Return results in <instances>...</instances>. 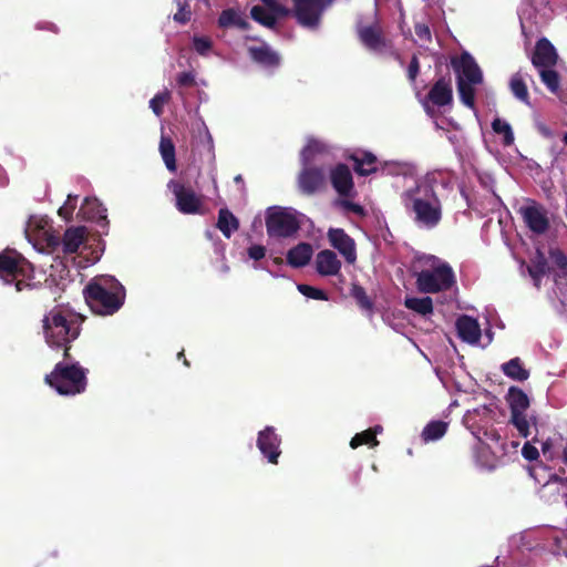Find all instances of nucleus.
I'll list each match as a JSON object with an SVG mask.
<instances>
[{
    "label": "nucleus",
    "mask_w": 567,
    "mask_h": 567,
    "mask_svg": "<svg viewBox=\"0 0 567 567\" xmlns=\"http://www.w3.org/2000/svg\"><path fill=\"white\" fill-rule=\"evenodd\" d=\"M297 289L307 298L315 300H328V296L323 290L315 288L312 286L299 284L297 285Z\"/></svg>",
    "instance_id": "8fccbe9b"
},
{
    "label": "nucleus",
    "mask_w": 567,
    "mask_h": 567,
    "mask_svg": "<svg viewBox=\"0 0 567 567\" xmlns=\"http://www.w3.org/2000/svg\"><path fill=\"white\" fill-rule=\"evenodd\" d=\"M333 0H293V14L297 22L311 31L320 28L323 12Z\"/></svg>",
    "instance_id": "0eeeda50"
},
{
    "label": "nucleus",
    "mask_w": 567,
    "mask_h": 567,
    "mask_svg": "<svg viewBox=\"0 0 567 567\" xmlns=\"http://www.w3.org/2000/svg\"><path fill=\"white\" fill-rule=\"evenodd\" d=\"M168 189L174 194L176 208L182 214H197L200 212L202 199L192 187L185 186L174 179L167 184Z\"/></svg>",
    "instance_id": "1a4fd4ad"
},
{
    "label": "nucleus",
    "mask_w": 567,
    "mask_h": 567,
    "mask_svg": "<svg viewBox=\"0 0 567 567\" xmlns=\"http://www.w3.org/2000/svg\"><path fill=\"white\" fill-rule=\"evenodd\" d=\"M427 102L444 112L453 106V89L451 80L439 79L427 92Z\"/></svg>",
    "instance_id": "dca6fc26"
},
{
    "label": "nucleus",
    "mask_w": 567,
    "mask_h": 567,
    "mask_svg": "<svg viewBox=\"0 0 567 567\" xmlns=\"http://www.w3.org/2000/svg\"><path fill=\"white\" fill-rule=\"evenodd\" d=\"M363 444H367L371 447H374L379 444V441L377 437H374V433L372 431L365 430L361 433H357L350 441L351 449H357Z\"/></svg>",
    "instance_id": "a18cd8bd"
},
{
    "label": "nucleus",
    "mask_w": 567,
    "mask_h": 567,
    "mask_svg": "<svg viewBox=\"0 0 567 567\" xmlns=\"http://www.w3.org/2000/svg\"><path fill=\"white\" fill-rule=\"evenodd\" d=\"M549 257L559 269H567V256L564 251L558 248L550 249Z\"/></svg>",
    "instance_id": "5fc2aeb1"
},
{
    "label": "nucleus",
    "mask_w": 567,
    "mask_h": 567,
    "mask_svg": "<svg viewBox=\"0 0 567 567\" xmlns=\"http://www.w3.org/2000/svg\"><path fill=\"white\" fill-rule=\"evenodd\" d=\"M297 210L270 207L267 210L266 228L270 237H289L300 228Z\"/></svg>",
    "instance_id": "39448f33"
},
{
    "label": "nucleus",
    "mask_w": 567,
    "mask_h": 567,
    "mask_svg": "<svg viewBox=\"0 0 567 567\" xmlns=\"http://www.w3.org/2000/svg\"><path fill=\"white\" fill-rule=\"evenodd\" d=\"M85 240L84 227L69 228L62 239V250L65 255H72L79 251Z\"/></svg>",
    "instance_id": "a878e982"
},
{
    "label": "nucleus",
    "mask_w": 567,
    "mask_h": 567,
    "mask_svg": "<svg viewBox=\"0 0 567 567\" xmlns=\"http://www.w3.org/2000/svg\"><path fill=\"white\" fill-rule=\"evenodd\" d=\"M420 72V62L415 55H413L409 66H408V79L413 84L415 90V96L419 100L420 104L425 106V96L422 95L421 89H419L415 84L416 75Z\"/></svg>",
    "instance_id": "a19ab883"
},
{
    "label": "nucleus",
    "mask_w": 567,
    "mask_h": 567,
    "mask_svg": "<svg viewBox=\"0 0 567 567\" xmlns=\"http://www.w3.org/2000/svg\"><path fill=\"white\" fill-rule=\"evenodd\" d=\"M333 188L342 196H349L353 190L352 175L348 166L340 164L330 173Z\"/></svg>",
    "instance_id": "412c9836"
},
{
    "label": "nucleus",
    "mask_w": 567,
    "mask_h": 567,
    "mask_svg": "<svg viewBox=\"0 0 567 567\" xmlns=\"http://www.w3.org/2000/svg\"><path fill=\"white\" fill-rule=\"evenodd\" d=\"M456 286V276L451 265L427 254V293L444 292Z\"/></svg>",
    "instance_id": "423d86ee"
},
{
    "label": "nucleus",
    "mask_w": 567,
    "mask_h": 567,
    "mask_svg": "<svg viewBox=\"0 0 567 567\" xmlns=\"http://www.w3.org/2000/svg\"><path fill=\"white\" fill-rule=\"evenodd\" d=\"M248 52L250 58L262 66L270 68L279 64V55L264 42L249 47Z\"/></svg>",
    "instance_id": "5701e85b"
},
{
    "label": "nucleus",
    "mask_w": 567,
    "mask_h": 567,
    "mask_svg": "<svg viewBox=\"0 0 567 567\" xmlns=\"http://www.w3.org/2000/svg\"><path fill=\"white\" fill-rule=\"evenodd\" d=\"M415 31H416V34L420 37V38H423V35L425 34V27H422V25H416L415 27Z\"/></svg>",
    "instance_id": "69168bd1"
},
{
    "label": "nucleus",
    "mask_w": 567,
    "mask_h": 567,
    "mask_svg": "<svg viewBox=\"0 0 567 567\" xmlns=\"http://www.w3.org/2000/svg\"><path fill=\"white\" fill-rule=\"evenodd\" d=\"M250 14L255 21L270 29L275 28L277 19L279 18L275 13H272L271 11L267 10L261 6L252 7Z\"/></svg>",
    "instance_id": "4c0bfd02"
},
{
    "label": "nucleus",
    "mask_w": 567,
    "mask_h": 567,
    "mask_svg": "<svg viewBox=\"0 0 567 567\" xmlns=\"http://www.w3.org/2000/svg\"><path fill=\"white\" fill-rule=\"evenodd\" d=\"M315 266L320 276L332 277L340 274L341 261L334 251L323 249L317 254Z\"/></svg>",
    "instance_id": "6ab92c4d"
},
{
    "label": "nucleus",
    "mask_w": 567,
    "mask_h": 567,
    "mask_svg": "<svg viewBox=\"0 0 567 567\" xmlns=\"http://www.w3.org/2000/svg\"><path fill=\"white\" fill-rule=\"evenodd\" d=\"M37 28L38 29H48V30H51L53 32L58 31L56 27L53 23H50V22L39 23L37 25Z\"/></svg>",
    "instance_id": "0e129e2a"
},
{
    "label": "nucleus",
    "mask_w": 567,
    "mask_h": 567,
    "mask_svg": "<svg viewBox=\"0 0 567 567\" xmlns=\"http://www.w3.org/2000/svg\"><path fill=\"white\" fill-rule=\"evenodd\" d=\"M340 207H342L344 210L347 212H352L357 215H363L364 214V209L361 205L359 204H355L351 200H348V199H341L337 203Z\"/></svg>",
    "instance_id": "4d7b16f0"
},
{
    "label": "nucleus",
    "mask_w": 567,
    "mask_h": 567,
    "mask_svg": "<svg viewBox=\"0 0 567 567\" xmlns=\"http://www.w3.org/2000/svg\"><path fill=\"white\" fill-rule=\"evenodd\" d=\"M405 306L420 315H425V298L406 297Z\"/></svg>",
    "instance_id": "864d4df0"
},
{
    "label": "nucleus",
    "mask_w": 567,
    "mask_h": 567,
    "mask_svg": "<svg viewBox=\"0 0 567 567\" xmlns=\"http://www.w3.org/2000/svg\"><path fill=\"white\" fill-rule=\"evenodd\" d=\"M171 99V93L168 90H164L157 93L151 101L150 107L154 112L155 115L159 116L163 112V106Z\"/></svg>",
    "instance_id": "09e8293b"
},
{
    "label": "nucleus",
    "mask_w": 567,
    "mask_h": 567,
    "mask_svg": "<svg viewBox=\"0 0 567 567\" xmlns=\"http://www.w3.org/2000/svg\"><path fill=\"white\" fill-rule=\"evenodd\" d=\"M217 227L227 238L231 236L239 227L238 219L227 208H221L218 213Z\"/></svg>",
    "instance_id": "473e14b6"
},
{
    "label": "nucleus",
    "mask_w": 567,
    "mask_h": 567,
    "mask_svg": "<svg viewBox=\"0 0 567 567\" xmlns=\"http://www.w3.org/2000/svg\"><path fill=\"white\" fill-rule=\"evenodd\" d=\"M558 54L551 42L546 39H539L535 44L532 56V63L536 69L554 68L557 64Z\"/></svg>",
    "instance_id": "f3484780"
},
{
    "label": "nucleus",
    "mask_w": 567,
    "mask_h": 567,
    "mask_svg": "<svg viewBox=\"0 0 567 567\" xmlns=\"http://www.w3.org/2000/svg\"><path fill=\"white\" fill-rule=\"evenodd\" d=\"M451 65L456 74V80L462 79L472 83H483V73L475 59L467 52L451 59Z\"/></svg>",
    "instance_id": "9b49d317"
},
{
    "label": "nucleus",
    "mask_w": 567,
    "mask_h": 567,
    "mask_svg": "<svg viewBox=\"0 0 567 567\" xmlns=\"http://www.w3.org/2000/svg\"><path fill=\"white\" fill-rule=\"evenodd\" d=\"M90 308L97 315L111 316L118 311L125 300V289L113 276L94 277L84 289Z\"/></svg>",
    "instance_id": "f257e3e1"
},
{
    "label": "nucleus",
    "mask_w": 567,
    "mask_h": 567,
    "mask_svg": "<svg viewBox=\"0 0 567 567\" xmlns=\"http://www.w3.org/2000/svg\"><path fill=\"white\" fill-rule=\"evenodd\" d=\"M361 42L373 52H383L386 43L381 35V31L377 25L363 27L359 29Z\"/></svg>",
    "instance_id": "b1692460"
},
{
    "label": "nucleus",
    "mask_w": 567,
    "mask_h": 567,
    "mask_svg": "<svg viewBox=\"0 0 567 567\" xmlns=\"http://www.w3.org/2000/svg\"><path fill=\"white\" fill-rule=\"evenodd\" d=\"M502 371L506 377L515 381L522 382L527 380L529 377L528 370L523 367L522 360L518 357L503 363Z\"/></svg>",
    "instance_id": "7c9ffc66"
},
{
    "label": "nucleus",
    "mask_w": 567,
    "mask_h": 567,
    "mask_svg": "<svg viewBox=\"0 0 567 567\" xmlns=\"http://www.w3.org/2000/svg\"><path fill=\"white\" fill-rule=\"evenodd\" d=\"M218 25L220 28L238 27L244 29L246 27V21L238 11L234 9H227L220 13Z\"/></svg>",
    "instance_id": "e433bc0d"
},
{
    "label": "nucleus",
    "mask_w": 567,
    "mask_h": 567,
    "mask_svg": "<svg viewBox=\"0 0 567 567\" xmlns=\"http://www.w3.org/2000/svg\"><path fill=\"white\" fill-rule=\"evenodd\" d=\"M45 380L61 395H75L86 386L85 372L79 364L58 363Z\"/></svg>",
    "instance_id": "20e7f679"
},
{
    "label": "nucleus",
    "mask_w": 567,
    "mask_h": 567,
    "mask_svg": "<svg viewBox=\"0 0 567 567\" xmlns=\"http://www.w3.org/2000/svg\"><path fill=\"white\" fill-rule=\"evenodd\" d=\"M256 445L261 455L271 464H277L281 454V437L274 426H266L257 434Z\"/></svg>",
    "instance_id": "9d476101"
},
{
    "label": "nucleus",
    "mask_w": 567,
    "mask_h": 567,
    "mask_svg": "<svg viewBox=\"0 0 567 567\" xmlns=\"http://www.w3.org/2000/svg\"><path fill=\"white\" fill-rule=\"evenodd\" d=\"M507 401L511 413L526 412V410L529 408V399L527 394L516 386L509 388Z\"/></svg>",
    "instance_id": "c756f323"
},
{
    "label": "nucleus",
    "mask_w": 567,
    "mask_h": 567,
    "mask_svg": "<svg viewBox=\"0 0 567 567\" xmlns=\"http://www.w3.org/2000/svg\"><path fill=\"white\" fill-rule=\"evenodd\" d=\"M458 337L467 343H477L481 339V328L476 319L463 315L456 320Z\"/></svg>",
    "instance_id": "4be33fe9"
},
{
    "label": "nucleus",
    "mask_w": 567,
    "mask_h": 567,
    "mask_svg": "<svg viewBox=\"0 0 567 567\" xmlns=\"http://www.w3.org/2000/svg\"><path fill=\"white\" fill-rule=\"evenodd\" d=\"M177 83L182 86H190L195 83V74L193 72H182L177 76Z\"/></svg>",
    "instance_id": "bf43d9fd"
},
{
    "label": "nucleus",
    "mask_w": 567,
    "mask_h": 567,
    "mask_svg": "<svg viewBox=\"0 0 567 567\" xmlns=\"http://www.w3.org/2000/svg\"><path fill=\"white\" fill-rule=\"evenodd\" d=\"M522 455L527 461H536L539 457V452L536 446H534L530 442H526L522 449Z\"/></svg>",
    "instance_id": "6e6d98bb"
},
{
    "label": "nucleus",
    "mask_w": 567,
    "mask_h": 567,
    "mask_svg": "<svg viewBox=\"0 0 567 567\" xmlns=\"http://www.w3.org/2000/svg\"><path fill=\"white\" fill-rule=\"evenodd\" d=\"M481 83H472L463 81L462 79L456 80L457 93L460 101L468 109L475 110V85Z\"/></svg>",
    "instance_id": "2f4dec72"
},
{
    "label": "nucleus",
    "mask_w": 567,
    "mask_h": 567,
    "mask_svg": "<svg viewBox=\"0 0 567 567\" xmlns=\"http://www.w3.org/2000/svg\"><path fill=\"white\" fill-rule=\"evenodd\" d=\"M492 128L496 134H502L504 136L505 145H512L514 143V133L507 122L497 117L492 122Z\"/></svg>",
    "instance_id": "c03bdc74"
},
{
    "label": "nucleus",
    "mask_w": 567,
    "mask_h": 567,
    "mask_svg": "<svg viewBox=\"0 0 567 567\" xmlns=\"http://www.w3.org/2000/svg\"><path fill=\"white\" fill-rule=\"evenodd\" d=\"M78 215L82 219L95 221L102 228L107 226L106 208L96 198L86 197Z\"/></svg>",
    "instance_id": "aec40b11"
},
{
    "label": "nucleus",
    "mask_w": 567,
    "mask_h": 567,
    "mask_svg": "<svg viewBox=\"0 0 567 567\" xmlns=\"http://www.w3.org/2000/svg\"><path fill=\"white\" fill-rule=\"evenodd\" d=\"M327 238L348 264L353 265L357 261L355 241L342 228H330Z\"/></svg>",
    "instance_id": "ddd939ff"
},
{
    "label": "nucleus",
    "mask_w": 567,
    "mask_h": 567,
    "mask_svg": "<svg viewBox=\"0 0 567 567\" xmlns=\"http://www.w3.org/2000/svg\"><path fill=\"white\" fill-rule=\"evenodd\" d=\"M264 3V8L275 13L277 17H286L290 13L289 9L279 3L278 0H260Z\"/></svg>",
    "instance_id": "603ef678"
},
{
    "label": "nucleus",
    "mask_w": 567,
    "mask_h": 567,
    "mask_svg": "<svg viewBox=\"0 0 567 567\" xmlns=\"http://www.w3.org/2000/svg\"><path fill=\"white\" fill-rule=\"evenodd\" d=\"M159 153L165 163V166L168 171H176V161H175V146L171 138L162 136L159 143Z\"/></svg>",
    "instance_id": "f704fd0d"
},
{
    "label": "nucleus",
    "mask_w": 567,
    "mask_h": 567,
    "mask_svg": "<svg viewBox=\"0 0 567 567\" xmlns=\"http://www.w3.org/2000/svg\"><path fill=\"white\" fill-rule=\"evenodd\" d=\"M539 70V75L542 82L546 85V87L551 93H557L560 89V76L557 71L553 68H542Z\"/></svg>",
    "instance_id": "58836bf2"
},
{
    "label": "nucleus",
    "mask_w": 567,
    "mask_h": 567,
    "mask_svg": "<svg viewBox=\"0 0 567 567\" xmlns=\"http://www.w3.org/2000/svg\"><path fill=\"white\" fill-rule=\"evenodd\" d=\"M330 153V146L321 140L308 137L307 144L301 151V163H310L323 165L324 158Z\"/></svg>",
    "instance_id": "a211bd4d"
},
{
    "label": "nucleus",
    "mask_w": 567,
    "mask_h": 567,
    "mask_svg": "<svg viewBox=\"0 0 567 567\" xmlns=\"http://www.w3.org/2000/svg\"><path fill=\"white\" fill-rule=\"evenodd\" d=\"M508 422L518 431L522 437H528L530 435V421L528 420L526 412L511 413Z\"/></svg>",
    "instance_id": "ea45409f"
},
{
    "label": "nucleus",
    "mask_w": 567,
    "mask_h": 567,
    "mask_svg": "<svg viewBox=\"0 0 567 567\" xmlns=\"http://www.w3.org/2000/svg\"><path fill=\"white\" fill-rule=\"evenodd\" d=\"M32 265L14 250L0 254V279L6 285H14L16 291L29 288L32 279Z\"/></svg>",
    "instance_id": "7ed1b4c3"
},
{
    "label": "nucleus",
    "mask_w": 567,
    "mask_h": 567,
    "mask_svg": "<svg viewBox=\"0 0 567 567\" xmlns=\"http://www.w3.org/2000/svg\"><path fill=\"white\" fill-rule=\"evenodd\" d=\"M249 258L258 261L266 256V248L261 245H252L247 250Z\"/></svg>",
    "instance_id": "13d9d810"
},
{
    "label": "nucleus",
    "mask_w": 567,
    "mask_h": 567,
    "mask_svg": "<svg viewBox=\"0 0 567 567\" xmlns=\"http://www.w3.org/2000/svg\"><path fill=\"white\" fill-rule=\"evenodd\" d=\"M433 311V302L430 297H427V315L432 313Z\"/></svg>",
    "instance_id": "774afa93"
},
{
    "label": "nucleus",
    "mask_w": 567,
    "mask_h": 567,
    "mask_svg": "<svg viewBox=\"0 0 567 567\" xmlns=\"http://www.w3.org/2000/svg\"><path fill=\"white\" fill-rule=\"evenodd\" d=\"M190 0H187L189 2ZM196 10L202 11L203 9L208 10L210 7L209 0H195Z\"/></svg>",
    "instance_id": "680f3d73"
},
{
    "label": "nucleus",
    "mask_w": 567,
    "mask_h": 567,
    "mask_svg": "<svg viewBox=\"0 0 567 567\" xmlns=\"http://www.w3.org/2000/svg\"><path fill=\"white\" fill-rule=\"evenodd\" d=\"M441 219L442 205L435 193H432L431 197L427 195V228L435 227Z\"/></svg>",
    "instance_id": "c9c22d12"
},
{
    "label": "nucleus",
    "mask_w": 567,
    "mask_h": 567,
    "mask_svg": "<svg viewBox=\"0 0 567 567\" xmlns=\"http://www.w3.org/2000/svg\"><path fill=\"white\" fill-rule=\"evenodd\" d=\"M78 196L69 195L65 203L59 208V215L69 220L72 217V214L76 207Z\"/></svg>",
    "instance_id": "3c124183"
},
{
    "label": "nucleus",
    "mask_w": 567,
    "mask_h": 567,
    "mask_svg": "<svg viewBox=\"0 0 567 567\" xmlns=\"http://www.w3.org/2000/svg\"><path fill=\"white\" fill-rule=\"evenodd\" d=\"M416 284H417V288L420 291H425V274L424 272H420L417 275Z\"/></svg>",
    "instance_id": "e2e57ef3"
},
{
    "label": "nucleus",
    "mask_w": 567,
    "mask_h": 567,
    "mask_svg": "<svg viewBox=\"0 0 567 567\" xmlns=\"http://www.w3.org/2000/svg\"><path fill=\"white\" fill-rule=\"evenodd\" d=\"M313 248L308 243H300L287 252V262L293 268H301L309 264Z\"/></svg>",
    "instance_id": "393cba45"
},
{
    "label": "nucleus",
    "mask_w": 567,
    "mask_h": 567,
    "mask_svg": "<svg viewBox=\"0 0 567 567\" xmlns=\"http://www.w3.org/2000/svg\"><path fill=\"white\" fill-rule=\"evenodd\" d=\"M43 333L51 348H62L80 334L79 319L69 309L55 307L42 320Z\"/></svg>",
    "instance_id": "f03ea898"
},
{
    "label": "nucleus",
    "mask_w": 567,
    "mask_h": 567,
    "mask_svg": "<svg viewBox=\"0 0 567 567\" xmlns=\"http://www.w3.org/2000/svg\"><path fill=\"white\" fill-rule=\"evenodd\" d=\"M302 169L299 174V187L303 193L311 194L319 189L326 178V171L322 166H318L313 162L301 163Z\"/></svg>",
    "instance_id": "4468645a"
},
{
    "label": "nucleus",
    "mask_w": 567,
    "mask_h": 567,
    "mask_svg": "<svg viewBox=\"0 0 567 567\" xmlns=\"http://www.w3.org/2000/svg\"><path fill=\"white\" fill-rule=\"evenodd\" d=\"M193 49L200 56H208L213 50V40L206 35L195 34L192 38Z\"/></svg>",
    "instance_id": "37998d69"
},
{
    "label": "nucleus",
    "mask_w": 567,
    "mask_h": 567,
    "mask_svg": "<svg viewBox=\"0 0 567 567\" xmlns=\"http://www.w3.org/2000/svg\"><path fill=\"white\" fill-rule=\"evenodd\" d=\"M354 163V169L359 175H369L378 169V159L375 155L367 151H355L351 155Z\"/></svg>",
    "instance_id": "bb28decb"
},
{
    "label": "nucleus",
    "mask_w": 567,
    "mask_h": 567,
    "mask_svg": "<svg viewBox=\"0 0 567 567\" xmlns=\"http://www.w3.org/2000/svg\"><path fill=\"white\" fill-rule=\"evenodd\" d=\"M24 231L29 241H34V247L43 243L47 247L54 249L60 245V238L53 234L51 221L47 216H31Z\"/></svg>",
    "instance_id": "6e6552de"
},
{
    "label": "nucleus",
    "mask_w": 567,
    "mask_h": 567,
    "mask_svg": "<svg viewBox=\"0 0 567 567\" xmlns=\"http://www.w3.org/2000/svg\"><path fill=\"white\" fill-rule=\"evenodd\" d=\"M369 431H372L374 433V437H377V434L381 433L382 432V426L380 425H377L372 429H368Z\"/></svg>",
    "instance_id": "338daca9"
},
{
    "label": "nucleus",
    "mask_w": 567,
    "mask_h": 567,
    "mask_svg": "<svg viewBox=\"0 0 567 567\" xmlns=\"http://www.w3.org/2000/svg\"><path fill=\"white\" fill-rule=\"evenodd\" d=\"M518 212L532 233L543 235L549 229L550 223L547 212L542 205L533 202L532 205L522 206Z\"/></svg>",
    "instance_id": "f8f14e48"
},
{
    "label": "nucleus",
    "mask_w": 567,
    "mask_h": 567,
    "mask_svg": "<svg viewBox=\"0 0 567 567\" xmlns=\"http://www.w3.org/2000/svg\"><path fill=\"white\" fill-rule=\"evenodd\" d=\"M351 296L357 300L362 309L372 310V302L361 286L352 285Z\"/></svg>",
    "instance_id": "49530a36"
},
{
    "label": "nucleus",
    "mask_w": 567,
    "mask_h": 567,
    "mask_svg": "<svg viewBox=\"0 0 567 567\" xmlns=\"http://www.w3.org/2000/svg\"><path fill=\"white\" fill-rule=\"evenodd\" d=\"M509 89L516 99L529 105L528 89L520 72H516L512 75L509 81Z\"/></svg>",
    "instance_id": "72a5a7b5"
},
{
    "label": "nucleus",
    "mask_w": 567,
    "mask_h": 567,
    "mask_svg": "<svg viewBox=\"0 0 567 567\" xmlns=\"http://www.w3.org/2000/svg\"><path fill=\"white\" fill-rule=\"evenodd\" d=\"M403 203L408 210L415 214V219L425 221V188L422 183H414V186L406 188L403 194Z\"/></svg>",
    "instance_id": "2eb2a0df"
},
{
    "label": "nucleus",
    "mask_w": 567,
    "mask_h": 567,
    "mask_svg": "<svg viewBox=\"0 0 567 567\" xmlns=\"http://www.w3.org/2000/svg\"><path fill=\"white\" fill-rule=\"evenodd\" d=\"M449 424V422L443 420L427 422V441H436L443 437L447 432Z\"/></svg>",
    "instance_id": "79ce46f5"
},
{
    "label": "nucleus",
    "mask_w": 567,
    "mask_h": 567,
    "mask_svg": "<svg viewBox=\"0 0 567 567\" xmlns=\"http://www.w3.org/2000/svg\"><path fill=\"white\" fill-rule=\"evenodd\" d=\"M193 137L197 145L206 150L212 158H214L215 155L213 136L203 118H198L193 124Z\"/></svg>",
    "instance_id": "cd10ccee"
},
{
    "label": "nucleus",
    "mask_w": 567,
    "mask_h": 567,
    "mask_svg": "<svg viewBox=\"0 0 567 567\" xmlns=\"http://www.w3.org/2000/svg\"><path fill=\"white\" fill-rule=\"evenodd\" d=\"M175 2L177 4L178 10L173 16L174 21L181 24L187 23L192 17L189 3L187 2V0H175Z\"/></svg>",
    "instance_id": "de8ad7c7"
},
{
    "label": "nucleus",
    "mask_w": 567,
    "mask_h": 567,
    "mask_svg": "<svg viewBox=\"0 0 567 567\" xmlns=\"http://www.w3.org/2000/svg\"><path fill=\"white\" fill-rule=\"evenodd\" d=\"M485 435L492 440V441H495V442H499L502 440L501 437V434L497 432V430L495 429H492L489 431H486L485 432Z\"/></svg>",
    "instance_id": "052dcab7"
},
{
    "label": "nucleus",
    "mask_w": 567,
    "mask_h": 567,
    "mask_svg": "<svg viewBox=\"0 0 567 567\" xmlns=\"http://www.w3.org/2000/svg\"><path fill=\"white\" fill-rule=\"evenodd\" d=\"M527 270L534 280L535 286L539 287L543 277L549 272L548 261L542 250H536L535 256L530 259Z\"/></svg>",
    "instance_id": "c85d7f7f"
}]
</instances>
